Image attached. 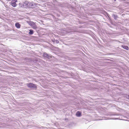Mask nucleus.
Returning <instances> with one entry per match:
<instances>
[{"mask_svg":"<svg viewBox=\"0 0 129 129\" xmlns=\"http://www.w3.org/2000/svg\"><path fill=\"white\" fill-rule=\"evenodd\" d=\"M27 85L28 87L33 89H36L37 88V86L36 84H33L32 83H29L27 84Z\"/></svg>","mask_w":129,"mask_h":129,"instance_id":"nucleus-1","label":"nucleus"},{"mask_svg":"<svg viewBox=\"0 0 129 129\" xmlns=\"http://www.w3.org/2000/svg\"><path fill=\"white\" fill-rule=\"evenodd\" d=\"M17 2V0H12L11 2V5L14 7L16 6V3Z\"/></svg>","mask_w":129,"mask_h":129,"instance_id":"nucleus-2","label":"nucleus"},{"mask_svg":"<svg viewBox=\"0 0 129 129\" xmlns=\"http://www.w3.org/2000/svg\"><path fill=\"white\" fill-rule=\"evenodd\" d=\"M43 56L44 57H47L49 59L51 58V56L50 55L46 53H44Z\"/></svg>","mask_w":129,"mask_h":129,"instance_id":"nucleus-3","label":"nucleus"},{"mask_svg":"<svg viewBox=\"0 0 129 129\" xmlns=\"http://www.w3.org/2000/svg\"><path fill=\"white\" fill-rule=\"evenodd\" d=\"M28 2H25L23 4V6L24 7L27 8H28Z\"/></svg>","mask_w":129,"mask_h":129,"instance_id":"nucleus-4","label":"nucleus"},{"mask_svg":"<svg viewBox=\"0 0 129 129\" xmlns=\"http://www.w3.org/2000/svg\"><path fill=\"white\" fill-rule=\"evenodd\" d=\"M28 8H33L34 7L33 4L31 3H28Z\"/></svg>","mask_w":129,"mask_h":129,"instance_id":"nucleus-5","label":"nucleus"},{"mask_svg":"<svg viewBox=\"0 0 129 129\" xmlns=\"http://www.w3.org/2000/svg\"><path fill=\"white\" fill-rule=\"evenodd\" d=\"M15 26L18 28H20V25L18 23H17L15 24Z\"/></svg>","mask_w":129,"mask_h":129,"instance_id":"nucleus-6","label":"nucleus"},{"mask_svg":"<svg viewBox=\"0 0 129 129\" xmlns=\"http://www.w3.org/2000/svg\"><path fill=\"white\" fill-rule=\"evenodd\" d=\"M81 112L78 111L77 112L76 115L78 117H80L81 116Z\"/></svg>","mask_w":129,"mask_h":129,"instance_id":"nucleus-7","label":"nucleus"},{"mask_svg":"<svg viewBox=\"0 0 129 129\" xmlns=\"http://www.w3.org/2000/svg\"><path fill=\"white\" fill-rule=\"evenodd\" d=\"M121 46L123 48L127 50H128V47L127 46L122 45Z\"/></svg>","mask_w":129,"mask_h":129,"instance_id":"nucleus-8","label":"nucleus"},{"mask_svg":"<svg viewBox=\"0 0 129 129\" xmlns=\"http://www.w3.org/2000/svg\"><path fill=\"white\" fill-rule=\"evenodd\" d=\"M27 23L29 25L31 26L34 23V22L31 21H28L27 22Z\"/></svg>","mask_w":129,"mask_h":129,"instance_id":"nucleus-9","label":"nucleus"},{"mask_svg":"<svg viewBox=\"0 0 129 129\" xmlns=\"http://www.w3.org/2000/svg\"><path fill=\"white\" fill-rule=\"evenodd\" d=\"M112 17L115 20L117 19V18H118L117 15L114 14H113L112 15Z\"/></svg>","mask_w":129,"mask_h":129,"instance_id":"nucleus-10","label":"nucleus"},{"mask_svg":"<svg viewBox=\"0 0 129 129\" xmlns=\"http://www.w3.org/2000/svg\"><path fill=\"white\" fill-rule=\"evenodd\" d=\"M109 115H119L118 114H116L115 113H110Z\"/></svg>","mask_w":129,"mask_h":129,"instance_id":"nucleus-11","label":"nucleus"},{"mask_svg":"<svg viewBox=\"0 0 129 129\" xmlns=\"http://www.w3.org/2000/svg\"><path fill=\"white\" fill-rule=\"evenodd\" d=\"M31 26L33 28L35 29H36L37 28L36 25L34 23L33 24V25Z\"/></svg>","mask_w":129,"mask_h":129,"instance_id":"nucleus-12","label":"nucleus"},{"mask_svg":"<svg viewBox=\"0 0 129 129\" xmlns=\"http://www.w3.org/2000/svg\"><path fill=\"white\" fill-rule=\"evenodd\" d=\"M29 34L30 35H31L33 34L34 32L33 30L32 29H30L29 30Z\"/></svg>","mask_w":129,"mask_h":129,"instance_id":"nucleus-13","label":"nucleus"},{"mask_svg":"<svg viewBox=\"0 0 129 129\" xmlns=\"http://www.w3.org/2000/svg\"><path fill=\"white\" fill-rule=\"evenodd\" d=\"M19 5L20 7H22V6H23V4H22V3H19Z\"/></svg>","mask_w":129,"mask_h":129,"instance_id":"nucleus-14","label":"nucleus"},{"mask_svg":"<svg viewBox=\"0 0 129 129\" xmlns=\"http://www.w3.org/2000/svg\"><path fill=\"white\" fill-rule=\"evenodd\" d=\"M55 42L56 43H59V41H58V40H55Z\"/></svg>","mask_w":129,"mask_h":129,"instance_id":"nucleus-15","label":"nucleus"},{"mask_svg":"<svg viewBox=\"0 0 129 129\" xmlns=\"http://www.w3.org/2000/svg\"><path fill=\"white\" fill-rule=\"evenodd\" d=\"M126 98L128 99H129V94L128 95H126Z\"/></svg>","mask_w":129,"mask_h":129,"instance_id":"nucleus-16","label":"nucleus"},{"mask_svg":"<svg viewBox=\"0 0 129 129\" xmlns=\"http://www.w3.org/2000/svg\"><path fill=\"white\" fill-rule=\"evenodd\" d=\"M52 41L53 43H54L55 42V40L54 39H52Z\"/></svg>","mask_w":129,"mask_h":129,"instance_id":"nucleus-17","label":"nucleus"},{"mask_svg":"<svg viewBox=\"0 0 129 129\" xmlns=\"http://www.w3.org/2000/svg\"><path fill=\"white\" fill-rule=\"evenodd\" d=\"M73 29H72L71 30V31H70V32H69V33L71 32V33H73Z\"/></svg>","mask_w":129,"mask_h":129,"instance_id":"nucleus-18","label":"nucleus"},{"mask_svg":"<svg viewBox=\"0 0 129 129\" xmlns=\"http://www.w3.org/2000/svg\"><path fill=\"white\" fill-rule=\"evenodd\" d=\"M114 119H118V118H115Z\"/></svg>","mask_w":129,"mask_h":129,"instance_id":"nucleus-19","label":"nucleus"},{"mask_svg":"<svg viewBox=\"0 0 129 129\" xmlns=\"http://www.w3.org/2000/svg\"><path fill=\"white\" fill-rule=\"evenodd\" d=\"M115 1V0H114Z\"/></svg>","mask_w":129,"mask_h":129,"instance_id":"nucleus-20","label":"nucleus"}]
</instances>
